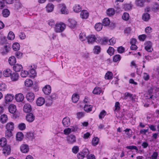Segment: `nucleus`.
Masks as SVG:
<instances>
[{
  "label": "nucleus",
  "instance_id": "obj_32",
  "mask_svg": "<svg viewBox=\"0 0 159 159\" xmlns=\"http://www.w3.org/2000/svg\"><path fill=\"white\" fill-rule=\"evenodd\" d=\"M8 120V118L6 115H2L0 117V121L2 123H6Z\"/></svg>",
  "mask_w": 159,
  "mask_h": 159
},
{
  "label": "nucleus",
  "instance_id": "obj_20",
  "mask_svg": "<svg viewBox=\"0 0 159 159\" xmlns=\"http://www.w3.org/2000/svg\"><path fill=\"white\" fill-rule=\"evenodd\" d=\"M80 16L82 18L86 19L89 16V13L87 10H83L80 12Z\"/></svg>",
  "mask_w": 159,
  "mask_h": 159
},
{
  "label": "nucleus",
  "instance_id": "obj_22",
  "mask_svg": "<svg viewBox=\"0 0 159 159\" xmlns=\"http://www.w3.org/2000/svg\"><path fill=\"white\" fill-rule=\"evenodd\" d=\"M31 110V105L29 104H26L23 107V111L26 113H29Z\"/></svg>",
  "mask_w": 159,
  "mask_h": 159
},
{
  "label": "nucleus",
  "instance_id": "obj_9",
  "mask_svg": "<svg viewBox=\"0 0 159 159\" xmlns=\"http://www.w3.org/2000/svg\"><path fill=\"white\" fill-rule=\"evenodd\" d=\"M2 149L3 153L5 156L8 155L11 152V148L9 145H6L3 147Z\"/></svg>",
  "mask_w": 159,
  "mask_h": 159
},
{
  "label": "nucleus",
  "instance_id": "obj_16",
  "mask_svg": "<svg viewBox=\"0 0 159 159\" xmlns=\"http://www.w3.org/2000/svg\"><path fill=\"white\" fill-rule=\"evenodd\" d=\"M23 69L22 66L19 64H16L13 66V69L16 72H19L21 71Z\"/></svg>",
  "mask_w": 159,
  "mask_h": 159
},
{
  "label": "nucleus",
  "instance_id": "obj_23",
  "mask_svg": "<svg viewBox=\"0 0 159 159\" xmlns=\"http://www.w3.org/2000/svg\"><path fill=\"white\" fill-rule=\"evenodd\" d=\"M100 41H98V43H100L102 45H106L107 44L108 42V39L106 37H104L102 39L100 37Z\"/></svg>",
  "mask_w": 159,
  "mask_h": 159
},
{
  "label": "nucleus",
  "instance_id": "obj_7",
  "mask_svg": "<svg viewBox=\"0 0 159 159\" xmlns=\"http://www.w3.org/2000/svg\"><path fill=\"white\" fill-rule=\"evenodd\" d=\"M26 98L27 100L30 102H32L34 99L35 95L32 92H29L27 93L26 95Z\"/></svg>",
  "mask_w": 159,
  "mask_h": 159
},
{
  "label": "nucleus",
  "instance_id": "obj_57",
  "mask_svg": "<svg viewBox=\"0 0 159 159\" xmlns=\"http://www.w3.org/2000/svg\"><path fill=\"white\" fill-rule=\"evenodd\" d=\"M23 53L20 51H17L15 53V56L18 59H20L22 57Z\"/></svg>",
  "mask_w": 159,
  "mask_h": 159
},
{
  "label": "nucleus",
  "instance_id": "obj_54",
  "mask_svg": "<svg viewBox=\"0 0 159 159\" xmlns=\"http://www.w3.org/2000/svg\"><path fill=\"white\" fill-rule=\"evenodd\" d=\"M128 97H129L130 98L132 99L133 98V94L128 92L125 93L124 99L126 100L128 98Z\"/></svg>",
  "mask_w": 159,
  "mask_h": 159
},
{
  "label": "nucleus",
  "instance_id": "obj_33",
  "mask_svg": "<svg viewBox=\"0 0 159 159\" xmlns=\"http://www.w3.org/2000/svg\"><path fill=\"white\" fill-rule=\"evenodd\" d=\"M142 18L144 21H148L150 18V16L148 13H144L142 15Z\"/></svg>",
  "mask_w": 159,
  "mask_h": 159
},
{
  "label": "nucleus",
  "instance_id": "obj_6",
  "mask_svg": "<svg viewBox=\"0 0 159 159\" xmlns=\"http://www.w3.org/2000/svg\"><path fill=\"white\" fill-rule=\"evenodd\" d=\"M77 22L74 20L69 19H68L66 25L67 26L71 28H73L75 27L76 25Z\"/></svg>",
  "mask_w": 159,
  "mask_h": 159
},
{
  "label": "nucleus",
  "instance_id": "obj_59",
  "mask_svg": "<svg viewBox=\"0 0 159 159\" xmlns=\"http://www.w3.org/2000/svg\"><path fill=\"white\" fill-rule=\"evenodd\" d=\"M84 154L83 152H80L77 154V157L79 159H83L84 157Z\"/></svg>",
  "mask_w": 159,
  "mask_h": 159
},
{
  "label": "nucleus",
  "instance_id": "obj_18",
  "mask_svg": "<svg viewBox=\"0 0 159 159\" xmlns=\"http://www.w3.org/2000/svg\"><path fill=\"white\" fill-rule=\"evenodd\" d=\"M24 98V96L21 93L16 94L15 97L16 100L18 102H22Z\"/></svg>",
  "mask_w": 159,
  "mask_h": 159
},
{
  "label": "nucleus",
  "instance_id": "obj_35",
  "mask_svg": "<svg viewBox=\"0 0 159 159\" xmlns=\"http://www.w3.org/2000/svg\"><path fill=\"white\" fill-rule=\"evenodd\" d=\"M102 90L100 87H96L93 91V93L95 94H100L102 92Z\"/></svg>",
  "mask_w": 159,
  "mask_h": 159
},
{
  "label": "nucleus",
  "instance_id": "obj_25",
  "mask_svg": "<svg viewBox=\"0 0 159 159\" xmlns=\"http://www.w3.org/2000/svg\"><path fill=\"white\" fill-rule=\"evenodd\" d=\"M12 74V71L10 69H7L3 72V75L4 76L8 77L11 76Z\"/></svg>",
  "mask_w": 159,
  "mask_h": 159
},
{
  "label": "nucleus",
  "instance_id": "obj_1",
  "mask_svg": "<svg viewBox=\"0 0 159 159\" xmlns=\"http://www.w3.org/2000/svg\"><path fill=\"white\" fill-rule=\"evenodd\" d=\"M2 44L5 43V45L2 48L3 51L1 52V53L3 55H6L9 52L11 48V44L7 43V39L6 37H4L1 40Z\"/></svg>",
  "mask_w": 159,
  "mask_h": 159
},
{
  "label": "nucleus",
  "instance_id": "obj_55",
  "mask_svg": "<svg viewBox=\"0 0 159 159\" xmlns=\"http://www.w3.org/2000/svg\"><path fill=\"white\" fill-rule=\"evenodd\" d=\"M106 112L104 110H103L100 113L99 117L100 119H102L106 115Z\"/></svg>",
  "mask_w": 159,
  "mask_h": 159
},
{
  "label": "nucleus",
  "instance_id": "obj_39",
  "mask_svg": "<svg viewBox=\"0 0 159 159\" xmlns=\"http://www.w3.org/2000/svg\"><path fill=\"white\" fill-rule=\"evenodd\" d=\"M101 48L100 46H95L93 49V52L95 54H98L101 52Z\"/></svg>",
  "mask_w": 159,
  "mask_h": 159
},
{
  "label": "nucleus",
  "instance_id": "obj_51",
  "mask_svg": "<svg viewBox=\"0 0 159 159\" xmlns=\"http://www.w3.org/2000/svg\"><path fill=\"white\" fill-rule=\"evenodd\" d=\"M21 71V72L20 73V75L22 77H26L29 74L28 72L27 71L22 70Z\"/></svg>",
  "mask_w": 159,
  "mask_h": 159
},
{
  "label": "nucleus",
  "instance_id": "obj_28",
  "mask_svg": "<svg viewBox=\"0 0 159 159\" xmlns=\"http://www.w3.org/2000/svg\"><path fill=\"white\" fill-rule=\"evenodd\" d=\"M74 11L78 13L82 11L81 7L79 4H75L73 7Z\"/></svg>",
  "mask_w": 159,
  "mask_h": 159
},
{
  "label": "nucleus",
  "instance_id": "obj_44",
  "mask_svg": "<svg viewBox=\"0 0 159 159\" xmlns=\"http://www.w3.org/2000/svg\"><path fill=\"white\" fill-rule=\"evenodd\" d=\"M121 59L120 56L119 54L115 55L113 57V61L114 62L119 61Z\"/></svg>",
  "mask_w": 159,
  "mask_h": 159
},
{
  "label": "nucleus",
  "instance_id": "obj_56",
  "mask_svg": "<svg viewBox=\"0 0 159 159\" xmlns=\"http://www.w3.org/2000/svg\"><path fill=\"white\" fill-rule=\"evenodd\" d=\"M18 128L20 130H23L26 128V125L24 123H21L18 125Z\"/></svg>",
  "mask_w": 159,
  "mask_h": 159
},
{
  "label": "nucleus",
  "instance_id": "obj_21",
  "mask_svg": "<svg viewBox=\"0 0 159 159\" xmlns=\"http://www.w3.org/2000/svg\"><path fill=\"white\" fill-rule=\"evenodd\" d=\"M11 80L12 81H15L17 80L19 77V74L16 72L12 73L10 76Z\"/></svg>",
  "mask_w": 159,
  "mask_h": 159
},
{
  "label": "nucleus",
  "instance_id": "obj_4",
  "mask_svg": "<svg viewBox=\"0 0 159 159\" xmlns=\"http://www.w3.org/2000/svg\"><path fill=\"white\" fill-rule=\"evenodd\" d=\"M100 37L97 34L90 35V44H93L95 42L98 43V41H100Z\"/></svg>",
  "mask_w": 159,
  "mask_h": 159
},
{
  "label": "nucleus",
  "instance_id": "obj_27",
  "mask_svg": "<svg viewBox=\"0 0 159 159\" xmlns=\"http://www.w3.org/2000/svg\"><path fill=\"white\" fill-rule=\"evenodd\" d=\"M79 98L80 96L78 94L74 93L72 97V101L74 103H76L78 101Z\"/></svg>",
  "mask_w": 159,
  "mask_h": 159
},
{
  "label": "nucleus",
  "instance_id": "obj_63",
  "mask_svg": "<svg viewBox=\"0 0 159 159\" xmlns=\"http://www.w3.org/2000/svg\"><path fill=\"white\" fill-rule=\"evenodd\" d=\"M66 6H63L61 9V11L62 14H67L68 11L66 10Z\"/></svg>",
  "mask_w": 159,
  "mask_h": 159
},
{
  "label": "nucleus",
  "instance_id": "obj_15",
  "mask_svg": "<svg viewBox=\"0 0 159 159\" xmlns=\"http://www.w3.org/2000/svg\"><path fill=\"white\" fill-rule=\"evenodd\" d=\"M26 120L30 122H33L35 119V116L31 113H28L26 116Z\"/></svg>",
  "mask_w": 159,
  "mask_h": 159
},
{
  "label": "nucleus",
  "instance_id": "obj_12",
  "mask_svg": "<svg viewBox=\"0 0 159 159\" xmlns=\"http://www.w3.org/2000/svg\"><path fill=\"white\" fill-rule=\"evenodd\" d=\"M62 123L64 127H67L69 126L70 124V118L67 117L64 118L62 120Z\"/></svg>",
  "mask_w": 159,
  "mask_h": 159
},
{
  "label": "nucleus",
  "instance_id": "obj_30",
  "mask_svg": "<svg viewBox=\"0 0 159 159\" xmlns=\"http://www.w3.org/2000/svg\"><path fill=\"white\" fill-rule=\"evenodd\" d=\"M115 11L113 8H110L108 9L106 11V13L107 16H111L114 15Z\"/></svg>",
  "mask_w": 159,
  "mask_h": 159
},
{
  "label": "nucleus",
  "instance_id": "obj_62",
  "mask_svg": "<svg viewBox=\"0 0 159 159\" xmlns=\"http://www.w3.org/2000/svg\"><path fill=\"white\" fill-rule=\"evenodd\" d=\"M126 148L127 149L133 150L134 149L136 150V151L138 150V149L137 147L135 146L134 145H130L129 146H127L126 147Z\"/></svg>",
  "mask_w": 159,
  "mask_h": 159
},
{
  "label": "nucleus",
  "instance_id": "obj_24",
  "mask_svg": "<svg viewBox=\"0 0 159 159\" xmlns=\"http://www.w3.org/2000/svg\"><path fill=\"white\" fill-rule=\"evenodd\" d=\"M54 6L51 3H48L46 7V11L48 12H52L54 9Z\"/></svg>",
  "mask_w": 159,
  "mask_h": 159
},
{
  "label": "nucleus",
  "instance_id": "obj_60",
  "mask_svg": "<svg viewBox=\"0 0 159 159\" xmlns=\"http://www.w3.org/2000/svg\"><path fill=\"white\" fill-rule=\"evenodd\" d=\"M7 87L5 84L1 83L0 85V91H4L6 89Z\"/></svg>",
  "mask_w": 159,
  "mask_h": 159
},
{
  "label": "nucleus",
  "instance_id": "obj_58",
  "mask_svg": "<svg viewBox=\"0 0 159 159\" xmlns=\"http://www.w3.org/2000/svg\"><path fill=\"white\" fill-rule=\"evenodd\" d=\"M116 39L115 38L112 37L110 39H108V42L109 43V45H113L116 43Z\"/></svg>",
  "mask_w": 159,
  "mask_h": 159
},
{
  "label": "nucleus",
  "instance_id": "obj_53",
  "mask_svg": "<svg viewBox=\"0 0 159 159\" xmlns=\"http://www.w3.org/2000/svg\"><path fill=\"white\" fill-rule=\"evenodd\" d=\"M79 147L77 146H75L73 147L72 149V152L74 154H76L79 152Z\"/></svg>",
  "mask_w": 159,
  "mask_h": 159
},
{
  "label": "nucleus",
  "instance_id": "obj_43",
  "mask_svg": "<svg viewBox=\"0 0 159 159\" xmlns=\"http://www.w3.org/2000/svg\"><path fill=\"white\" fill-rule=\"evenodd\" d=\"M24 135L21 132H18L16 134V138L19 141H21Z\"/></svg>",
  "mask_w": 159,
  "mask_h": 159
},
{
  "label": "nucleus",
  "instance_id": "obj_48",
  "mask_svg": "<svg viewBox=\"0 0 159 159\" xmlns=\"http://www.w3.org/2000/svg\"><path fill=\"white\" fill-rule=\"evenodd\" d=\"M13 131V130H6L5 132L6 137L7 138H9L12 136L13 135L12 131Z\"/></svg>",
  "mask_w": 159,
  "mask_h": 159
},
{
  "label": "nucleus",
  "instance_id": "obj_13",
  "mask_svg": "<svg viewBox=\"0 0 159 159\" xmlns=\"http://www.w3.org/2000/svg\"><path fill=\"white\" fill-rule=\"evenodd\" d=\"M79 38L82 41L87 40L88 43H89V35L86 36L84 33H80L79 35Z\"/></svg>",
  "mask_w": 159,
  "mask_h": 159
},
{
  "label": "nucleus",
  "instance_id": "obj_41",
  "mask_svg": "<svg viewBox=\"0 0 159 159\" xmlns=\"http://www.w3.org/2000/svg\"><path fill=\"white\" fill-rule=\"evenodd\" d=\"M110 22L109 19L108 18H105L103 19L102 24L103 26H107L109 25Z\"/></svg>",
  "mask_w": 159,
  "mask_h": 159
},
{
  "label": "nucleus",
  "instance_id": "obj_61",
  "mask_svg": "<svg viewBox=\"0 0 159 159\" xmlns=\"http://www.w3.org/2000/svg\"><path fill=\"white\" fill-rule=\"evenodd\" d=\"M125 50V48L121 46L117 48V51L118 53H123Z\"/></svg>",
  "mask_w": 159,
  "mask_h": 159
},
{
  "label": "nucleus",
  "instance_id": "obj_2",
  "mask_svg": "<svg viewBox=\"0 0 159 159\" xmlns=\"http://www.w3.org/2000/svg\"><path fill=\"white\" fill-rule=\"evenodd\" d=\"M66 27V24L64 23L61 22L59 23H57L55 25L54 30L57 33H61L65 30Z\"/></svg>",
  "mask_w": 159,
  "mask_h": 159
},
{
  "label": "nucleus",
  "instance_id": "obj_26",
  "mask_svg": "<svg viewBox=\"0 0 159 159\" xmlns=\"http://www.w3.org/2000/svg\"><path fill=\"white\" fill-rule=\"evenodd\" d=\"M8 110L11 113H15L16 110V106L13 104H11L9 106Z\"/></svg>",
  "mask_w": 159,
  "mask_h": 159
},
{
  "label": "nucleus",
  "instance_id": "obj_47",
  "mask_svg": "<svg viewBox=\"0 0 159 159\" xmlns=\"http://www.w3.org/2000/svg\"><path fill=\"white\" fill-rule=\"evenodd\" d=\"M15 36L14 33L11 31H10L8 34L7 38L11 40H12L15 38Z\"/></svg>",
  "mask_w": 159,
  "mask_h": 159
},
{
  "label": "nucleus",
  "instance_id": "obj_29",
  "mask_svg": "<svg viewBox=\"0 0 159 159\" xmlns=\"http://www.w3.org/2000/svg\"><path fill=\"white\" fill-rule=\"evenodd\" d=\"M8 61L11 65H14L16 62V59L14 56H11L8 59Z\"/></svg>",
  "mask_w": 159,
  "mask_h": 159
},
{
  "label": "nucleus",
  "instance_id": "obj_8",
  "mask_svg": "<svg viewBox=\"0 0 159 159\" xmlns=\"http://www.w3.org/2000/svg\"><path fill=\"white\" fill-rule=\"evenodd\" d=\"M66 139L68 143L69 144H73L76 142V137L74 135H70Z\"/></svg>",
  "mask_w": 159,
  "mask_h": 159
},
{
  "label": "nucleus",
  "instance_id": "obj_40",
  "mask_svg": "<svg viewBox=\"0 0 159 159\" xmlns=\"http://www.w3.org/2000/svg\"><path fill=\"white\" fill-rule=\"evenodd\" d=\"M113 75L112 72L108 71L106 74L105 78L106 80H109L111 79L112 78Z\"/></svg>",
  "mask_w": 159,
  "mask_h": 159
},
{
  "label": "nucleus",
  "instance_id": "obj_46",
  "mask_svg": "<svg viewBox=\"0 0 159 159\" xmlns=\"http://www.w3.org/2000/svg\"><path fill=\"white\" fill-rule=\"evenodd\" d=\"M25 137L29 139H33L34 138L33 133L32 132H27L25 135Z\"/></svg>",
  "mask_w": 159,
  "mask_h": 159
},
{
  "label": "nucleus",
  "instance_id": "obj_19",
  "mask_svg": "<svg viewBox=\"0 0 159 159\" xmlns=\"http://www.w3.org/2000/svg\"><path fill=\"white\" fill-rule=\"evenodd\" d=\"M14 98V96L13 94H7L5 96V99L6 102H11Z\"/></svg>",
  "mask_w": 159,
  "mask_h": 159
},
{
  "label": "nucleus",
  "instance_id": "obj_38",
  "mask_svg": "<svg viewBox=\"0 0 159 159\" xmlns=\"http://www.w3.org/2000/svg\"><path fill=\"white\" fill-rule=\"evenodd\" d=\"M25 84L27 87H31L33 84V81L30 79H27L25 81Z\"/></svg>",
  "mask_w": 159,
  "mask_h": 159
},
{
  "label": "nucleus",
  "instance_id": "obj_31",
  "mask_svg": "<svg viewBox=\"0 0 159 159\" xmlns=\"http://www.w3.org/2000/svg\"><path fill=\"white\" fill-rule=\"evenodd\" d=\"M13 49L15 51H17L20 49V46L19 43L17 42H15L11 45Z\"/></svg>",
  "mask_w": 159,
  "mask_h": 159
},
{
  "label": "nucleus",
  "instance_id": "obj_49",
  "mask_svg": "<svg viewBox=\"0 0 159 159\" xmlns=\"http://www.w3.org/2000/svg\"><path fill=\"white\" fill-rule=\"evenodd\" d=\"M129 18V14L127 12H124L122 16V18L123 20L125 21L128 20Z\"/></svg>",
  "mask_w": 159,
  "mask_h": 159
},
{
  "label": "nucleus",
  "instance_id": "obj_45",
  "mask_svg": "<svg viewBox=\"0 0 159 159\" xmlns=\"http://www.w3.org/2000/svg\"><path fill=\"white\" fill-rule=\"evenodd\" d=\"M99 142V139L97 137H94L92 140V145L93 146H95L98 144Z\"/></svg>",
  "mask_w": 159,
  "mask_h": 159
},
{
  "label": "nucleus",
  "instance_id": "obj_14",
  "mask_svg": "<svg viewBox=\"0 0 159 159\" xmlns=\"http://www.w3.org/2000/svg\"><path fill=\"white\" fill-rule=\"evenodd\" d=\"M45 102L44 98L42 97H40L36 100V103L38 106H41L43 105Z\"/></svg>",
  "mask_w": 159,
  "mask_h": 159
},
{
  "label": "nucleus",
  "instance_id": "obj_37",
  "mask_svg": "<svg viewBox=\"0 0 159 159\" xmlns=\"http://www.w3.org/2000/svg\"><path fill=\"white\" fill-rule=\"evenodd\" d=\"M146 1L147 0H136L135 3L137 6L142 7L144 6V2Z\"/></svg>",
  "mask_w": 159,
  "mask_h": 159
},
{
  "label": "nucleus",
  "instance_id": "obj_11",
  "mask_svg": "<svg viewBox=\"0 0 159 159\" xmlns=\"http://www.w3.org/2000/svg\"><path fill=\"white\" fill-rule=\"evenodd\" d=\"M145 49L148 52H151L153 50L152 48V43L150 41H147L145 43Z\"/></svg>",
  "mask_w": 159,
  "mask_h": 159
},
{
  "label": "nucleus",
  "instance_id": "obj_64",
  "mask_svg": "<svg viewBox=\"0 0 159 159\" xmlns=\"http://www.w3.org/2000/svg\"><path fill=\"white\" fill-rule=\"evenodd\" d=\"M76 115L77 118L79 119H80L81 118L83 117L84 116V115L82 112H80L77 113Z\"/></svg>",
  "mask_w": 159,
  "mask_h": 159
},
{
  "label": "nucleus",
  "instance_id": "obj_52",
  "mask_svg": "<svg viewBox=\"0 0 159 159\" xmlns=\"http://www.w3.org/2000/svg\"><path fill=\"white\" fill-rule=\"evenodd\" d=\"M82 152H83L84 154V155H87V159H89V150L88 148H84Z\"/></svg>",
  "mask_w": 159,
  "mask_h": 159
},
{
  "label": "nucleus",
  "instance_id": "obj_42",
  "mask_svg": "<svg viewBox=\"0 0 159 159\" xmlns=\"http://www.w3.org/2000/svg\"><path fill=\"white\" fill-rule=\"evenodd\" d=\"M103 25L101 23H98L95 25V28L97 31H100L102 28Z\"/></svg>",
  "mask_w": 159,
  "mask_h": 159
},
{
  "label": "nucleus",
  "instance_id": "obj_10",
  "mask_svg": "<svg viewBox=\"0 0 159 159\" xmlns=\"http://www.w3.org/2000/svg\"><path fill=\"white\" fill-rule=\"evenodd\" d=\"M42 90L45 94L48 95L51 93V88L50 85H46L43 88Z\"/></svg>",
  "mask_w": 159,
  "mask_h": 159
},
{
  "label": "nucleus",
  "instance_id": "obj_50",
  "mask_svg": "<svg viewBox=\"0 0 159 159\" xmlns=\"http://www.w3.org/2000/svg\"><path fill=\"white\" fill-rule=\"evenodd\" d=\"M107 52L109 55L112 56L114 53V49L113 48L111 47H109L107 51Z\"/></svg>",
  "mask_w": 159,
  "mask_h": 159
},
{
  "label": "nucleus",
  "instance_id": "obj_5",
  "mask_svg": "<svg viewBox=\"0 0 159 159\" xmlns=\"http://www.w3.org/2000/svg\"><path fill=\"white\" fill-rule=\"evenodd\" d=\"M20 150L21 152L26 153L29 151L30 148L27 144H22L20 147Z\"/></svg>",
  "mask_w": 159,
  "mask_h": 159
},
{
  "label": "nucleus",
  "instance_id": "obj_17",
  "mask_svg": "<svg viewBox=\"0 0 159 159\" xmlns=\"http://www.w3.org/2000/svg\"><path fill=\"white\" fill-rule=\"evenodd\" d=\"M5 128L7 130H13L14 128V124L12 122H8L6 125Z\"/></svg>",
  "mask_w": 159,
  "mask_h": 159
},
{
  "label": "nucleus",
  "instance_id": "obj_3",
  "mask_svg": "<svg viewBox=\"0 0 159 159\" xmlns=\"http://www.w3.org/2000/svg\"><path fill=\"white\" fill-rule=\"evenodd\" d=\"M48 101H50L49 103V106H51L53 103V101L58 98V95L56 93H52L50 95L47 97Z\"/></svg>",
  "mask_w": 159,
  "mask_h": 159
},
{
  "label": "nucleus",
  "instance_id": "obj_34",
  "mask_svg": "<svg viewBox=\"0 0 159 159\" xmlns=\"http://www.w3.org/2000/svg\"><path fill=\"white\" fill-rule=\"evenodd\" d=\"M2 14L4 17H7L10 14V11L8 9H4L2 11Z\"/></svg>",
  "mask_w": 159,
  "mask_h": 159
},
{
  "label": "nucleus",
  "instance_id": "obj_36",
  "mask_svg": "<svg viewBox=\"0 0 159 159\" xmlns=\"http://www.w3.org/2000/svg\"><path fill=\"white\" fill-rule=\"evenodd\" d=\"M7 144V140L6 139L3 137L0 139V146L3 147L6 145Z\"/></svg>",
  "mask_w": 159,
  "mask_h": 159
}]
</instances>
